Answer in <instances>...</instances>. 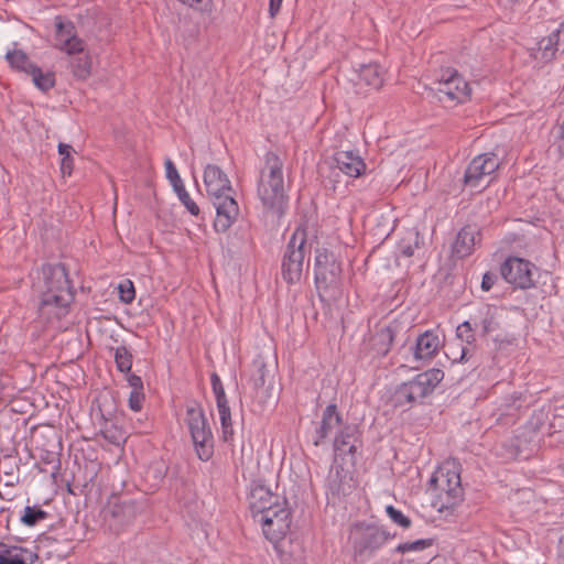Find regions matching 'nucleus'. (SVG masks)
I'll return each instance as SVG.
<instances>
[{
	"label": "nucleus",
	"mask_w": 564,
	"mask_h": 564,
	"mask_svg": "<svg viewBox=\"0 0 564 564\" xmlns=\"http://www.w3.org/2000/svg\"><path fill=\"white\" fill-rule=\"evenodd\" d=\"M42 280L35 284L40 296L39 311L47 318H62L74 301V288L62 263H46L41 268Z\"/></svg>",
	"instance_id": "1"
},
{
	"label": "nucleus",
	"mask_w": 564,
	"mask_h": 564,
	"mask_svg": "<svg viewBox=\"0 0 564 564\" xmlns=\"http://www.w3.org/2000/svg\"><path fill=\"white\" fill-rule=\"evenodd\" d=\"M203 182L206 194L216 209L214 228L217 232L224 234L236 223L240 214L231 182L216 164L205 166Z\"/></svg>",
	"instance_id": "2"
},
{
	"label": "nucleus",
	"mask_w": 564,
	"mask_h": 564,
	"mask_svg": "<svg viewBox=\"0 0 564 564\" xmlns=\"http://www.w3.org/2000/svg\"><path fill=\"white\" fill-rule=\"evenodd\" d=\"M283 166L284 162L276 153L267 152L257 189L264 209L276 217L284 215L288 208Z\"/></svg>",
	"instance_id": "3"
},
{
	"label": "nucleus",
	"mask_w": 564,
	"mask_h": 564,
	"mask_svg": "<svg viewBox=\"0 0 564 564\" xmlns=\"http://www.w3.org/2000/svg\"><path fill=\"white\" fill-rule=\"evenodd\" d=\"M429 489L433 491L432 507L437 512H453L464 497L459 467L454 462L441 465L432 475Z\"/></svg>",
	"instance_id": "4"
},
{
	"label": "nucleus",
	"mask_w": 564,
	"mask_h": 564,
	"mask_svg": "<svg viewBox=\"0 0 564 564\" xmlns=\"http://www.w3.org/2000/svg\"><path fill=\"white\" fill-rule=\"evenodd\" d=\"M56 47L69 55L70 72L79 80H86L91 74V57L86 50L85 42L76 34V28L72 21L62 17L55 18Z\"/></svg>",
	"instance_id": "5"
},
{
	"label": "nucleus",
	"mask_w": 564,
	"mask_h": 564,
	"mask_svg": "<svg viewBox=\"0 0 564 564\" xmlns=\"http://www.w3.org/2000/svg\"><path fill=\"white\" fill-rule=\"evenodd\" d=\"M261 527L264 538L272 543L275 552L280 558H286L292 555L291 550L283 546L284 541L292 534V510L288 500L281 505L275 506L271 511L261 514L254 519Z\"/></svg>",
	"instance_id": "6"
},
{
	"label": "nucleus",
	"mask_w": 564,
	"mask_h": 564,
	"mask_svg": "<svg viewBox=\"0 0 564 564\" xmlns=\"http://www.w3.org/2000/svg\"><path fill=\"white\" fill-rule=\"evenodd\" d=\"M307 224L301 223L293 231L282 257L281 275L289 284L300 283L303 276L305 257L311 247L307 245Z\"/></svg>",
	"instance_id": "7"
},
{
	"label": "nucleus",
	"mask_w": 564,
	"mask_h": 564,
	"mask_svg": "<svg viewBox=\"0 0 564 564\" xmlns=\"http://www.w3.org/2000/svg\"><path fill=\"white\" fill-rule=\"evenodd\" d=\"M444 379L441 369H429L416 375L413 379L400 384L391 397L394 408H412L430 395Z\"/></svg>",
	"instance_id": "8"
},
{
	"label": "nucleus",
	"mask_w": 564,
	"mask_h": 564,
	"mask_svg": "<svg viewBox=\"0 0 564 564\" xmlns=\"http://www.w3.org/2000/svg\"><path fill=\"white\" fill-rule=\"evenodd\" d=\"M185 422L197 456L208 460L214 453V437L203 409L197 404L187 406Z\"/></svg>",
	"instance_id": "9"
},
{
	"label": "nucleus",
	"mask_w": 564,
	"mask_h": 564,
	"mask_svg": "<svg viewBox=\"0 0 564 564\" xmlns=\"http://www.w3.org/2000/svg\"><path fill=\"white\" fill-rule=\"evenodd\" d=\"M314 273L317 290L327 292L339 286L341 264L336 260L333 252L326 248H321L316 250Z\"/></svg>",
	"instance_id": "10"
},
{
	"label": "nucleus",
	"mask_w": 564,
	"mask_h": 564,
	"mask_svg": "<svg viewBox=\"0 0 564 564\" xmlns=\"http://www.w3.org/2000/svg\"><path fill=\"white\" fill-rule=\"evenodd\" d=\"M437 95L442 102L465 104L470 100L471 88L456 69L446 68L438 80Z\"/></svg>",
	"instance_id": "11"
},
{
	"label": "nucleus",
	"mask_w": 564,
	"mask_h": 564,
	"mask_svg": "<svg viewBox=\"0 0 564 564\" xmlns=\"http://www.w3.org/2000/svg\"><path fill=\"white\" fill-rule=\"evenodd\" d=\"M389 539V534L375 525H356L354 531V553L356 557H369Z\"/></svg>",
	"instance_id": "12"
},
{
	"label": "nucleus",
	"mask_w": 564,
	"mask_h": 564,
	"mask_svg": "<svg viewBox=\"0 0 564 564\" xmlns=\"http://www.w3.org/2000/svg\"><path fill=\"white\" fill-rule=\"evenodd\" d=\"M534 265L528 260L518 257H509L500 267L502 278L509 284L522 290L534 286Z\"/></svg>",
	"instance_id": "13"
},
{
	"label": "nucleus",
	"mask_w": 564,
	"mask_h": 564,
	"mask_svg": "<svg viewBox=\"0 0 564 564\" xmlns=\"http://www.w3.org/2000/svg\"><path fill=\"white\" fill-rule=\"evenodd\" d=\"M500 166V160L497 154L487 152L477 155L468 164L464 183L470 187H478L487 177H490Z\"/></svg>",
	"instance_id": "14"
},
{
	"label": "nucleus",
	"mask_w": 564,
	"mask_h": 564,
	"mask_svg": "<svg viewBox=\"0 0 564 564\" xmlns=\"http://www.w3.org/2000/svg\"><path fill=\"white\" fill-rule=\"evenodd\" d=\"M249 508L253 519L275 509V506L286 501V498L272 492L271 489L261 482H254L249 494Z\"/></svg>",
	"instance_id": "15"
},
{
	"label": "nucleus",
	"mask_w": 564,
	"mask_h": 564,
	"mask_svg": "<svg viewBox=\"0 0 564 564\" xmlns=\"http://www.w3.org/2000/svg\"><path fill=\"white\" fill-rule=\"evenodd\" d=\"M137 517L135 503L133 501L115 500L109 502L105 519L119 528L131 523Z\"/></svg>",
	"instance_id": "16"
},
{
	"label": "nucleus",
	"mask_w": 564,
	"mask_h": 564,
	"mask_svg": "<svg viewBox=\"0 0 564 564\" xmlns=\"http://www.w3.org/2000/svg\"><path fill=\"white\" fill-rule=\"evenodd\" d=\"M343 425V417L337 410V405L328 404L323 411L322 421L315 431L313 444L319 446L335 429H340Z\"/></svg>",
	"instance_id": "17"
},
{
	"label": "nucleus",
	"mask_w": 564,
	"mask_h": 564,
	"mask_svg": "<svg viewBox=\"0 0 564 564\" xmlns=\"http://www.w3.org/2000/svg\"><path fill=\"white\" fill-rule=\"evenodd\" d=\"M360 441V431L355 424H344L334 438V451L338 455L357 452V443Z\"/></svg>",
	"instance_id": "18"
},
{
	"label": "nucleus",
	"mask_w": 564,
	"mask_h": 564,
	"mask_svg": "<svg viewBox=\"0 0 564 564\" xmlns=\"http://www.w3.org/2000/svg\"><path fill=\"white\" fill-rule=\"evenodd\" d=\"M334 161L335 167L349 177H359L366 171L364 159L354 151H337Z\"/></svg>",
	"instance_id": "19"
},
{
	"label": "nucleus",
	"mask_w": 564,
	"mask_h": 564,
	"mask_svg": "<svg viewBox=\"0 0 564 564\" xmlns=\"http://www.w3.org/2000/svg\"><path fill=\"white\" fill-rule=\"evenodd\" d=\"M441 347L442 340L438 334L429 329L416 338L413 356L417 360H430L438 352Z\"/></svg>",
	"instance_id": "20"
},
{
	"label": "nucleus",
	"mask_w": 564,
	"mask_h": 564,
	"mask_svg": "<svg viewBox=\"0 0 564 564\" xmlns=\"http://www.w3.org/2000/svg\"><path fill=\"white\" fill-rule=\"evenodd\" d=\"M477 237L480 238V231L475 226H464L455 239L453 254L460 259L469 257L475 250Z\"/></svg>",
	"instance_id": "21"
},
{
	"label": "nucleus",
	"mask_w": 564,
	"mask_h": 564,
	"mask_svg": "<svg viewBox=\"0 0 564 564\" xmlns=\"http://www.w3.org/2000/svg\"><path fill=\"white\" fill-rule=\"evenodd\" d=\"M562 42L564 43V22L561 23L557 30L539 41L540 59L544 63L552 62L556 57Z\"/></svg>",
	"instance_id": "22"
},
{
	"label": "nucleus",
	"mask_w": 564,
	"mask_h": 564,
	"mask_svg": "<svg viewBox=\"0 0 564 564\" xmlns=\"http://www.w3.org/2000/svg\"><path fill=\"white\" fill-rule=\"evenodd\" d=\"M384 69L375 62L362 64L358 69V83L371 89L379 90L384 84Z\"/></svg>",
	"instance_id": "23"
},
{
	"label": "nucleus",
	"mask_w": 564,
	"mask_h": 564,
	"mask_svg": "<svg viewBox=\"0 0 564 564\" xmlns=\"http://www.w3.org/2000/svg\"><path fill=\"white\" fill-rule=\"evenodd\" d=\"M37 555L28 549L0 542V564L33 563Z\"/></svg>",
	"instance_id": "24"
},
{
	"label": "nucleus",
	"mask_w": 564,
	"mask_h": 564,
	"mask_svg": "<svg viewBox=\"0 0 564 564\" xmlns=\"http://www.w3.org/2000/svg\"><path fill=\"white\" fill-rule=\"evenodd\" d=\"M351 477L340 465L333 467L327 476V488L333 496H346L350 492Z\"/></svg>",
	"instance_id": "25"
},
{
	"label": "nucleus",
	"mask_w": 564,
	"mask_h": 564,
	"mask_svg": "<svg viewBox=\"0 0 564 564\" xmlns=\"http://www.w3.org/2000/svg\"><path fill=\"white\" fill-rule=\"evenodd\" d=\"M394 329L391 326L381 327L371 338L372 349L377 355L386 356L393 344Z\"/></svg>",
	"instance_id": "26"
},
{
	"label": "nucleus",
	"mask_w": 564,
	"mask_h": 564,
	"mask_svg": "<svg viewBox=\"0 0 564 564\" xmlns=\"http://www.w3.org/2000/svg\"><path fill=\"white\" fill-rule=\"evenodd\" d=\"M6 58L13 69L24 72L28 75L35 66L31 63L29 56L21 50L9 51L6 54Z\"/></svg>",
	"instance_id": "27"
},
{
	"label": "nucleus",
	"mask_w": 564,
	"mask_h": 564,
	"mask_svg": "<svg viewBox=\"0 0 564 564\" xmlns=\"http://www.w3.org/2000/svg\"><path fill=\"white\" fill-rule=\"evenodd\" d=\"M29 75L33 84L42 91H47L55 86V74L53 72H43L40 67L34 66Z\"/></svg>",
	"instance_id": "28"
},
{
	"label": "nucleus",
	"mask_w": 564,
	"mask_h": 564,
	"mask_svg": "<svg viewBox=\"0 0 564 564\" xmlns=\"http://www.w3.org/2000/svg\"><path fill=\"white\" fill-rule=\"evenodd\" d=\"M217 409L221 425V438L224 442H231L234 440V427L229 405H219Z\"/></svg>",
	"instance_id": "29"
},
{
	"label": "nucleus",
	"mask_w": 564,
	"mask_h": 564,
	"mask_svg": "<svg viewBox=\"0 0 564 564\" xmlns=\"http://www.w3.org/2000/svg\"><path fill=\"white\" fill-rule=\"evenodd\" d=\"M100 435L110 444L119 446L126 441V434L121 427L115 423H106L100 431Z\"/></svg>",
	"instance_id": "30"
},
{
	"label": "nucleus",
	"mask_w": 564,
	"mask_h": 564,
	"mask_svg": "<svg viewBox=\"0 0 564 564\" xmlns=\"http://www.w3.org/2000/svg\"><path fill=\"white\" fill-rule=\"evenodd\" d=\"M47 518V512L37 507H25L24 513L21 517V521L23 524L28 527H34L40 521L45 520Z\"/></svg>",
	"instance_id": "31"
},
{
	"label": "nucleus",
	"mask_w": 564,
	"mask_h": 564,
	"mask_svg": "<svg viewBox=\"0 0 564 564\" xmlns=\"http://www.w3.org/2000/svg\"><path fill=\"white\" fill-rule=\"evenodd\" d=\"M115 362L119 371L129 373L132 367V355L127 347H117Z\"/></svg>",
	"instance_id": "32"
},
{
	"label": "nucleus",
	"mask_w": 564,
	"mask_h": 564,
	"mask_svg": "<svg viewBox=\"0 0 564 564\" xmlns=\"http://www.w3.org/2000/svg\"><path fill=\"white\" fill-rule=\"evenodd\" d=\"M484 317L480 322L482 335H489L491 332L496 330L499 327V324L496 319L495 313L491 311L489 306L485 307Z\"/></svg>",
	"instance_id": "33"
},
{
	"label": "nucleus",
	"mask_w": 564,
	"mask_h": 564,
	"mask_svg": "<svg viewBox=\"0 0 564 564\" xmlns=\"http://www.w3.org/2000/svg\"><path fill=\"white\" fill-rule=\"evenodd\" d=\"M432 545V540H416L413 542L401 543L395 547L399 553L422 551Z\"/></svg>",
	"instance_id": "34"
},
{
	"label": "nucleus",
	"mask_w": 564,
	"mask_h": 564,
	"mask_svg": "<svg viewBox=\"0 0 564 564\" xmlns=\"http://www.w3.org/2000/svg\"><path fill=\"white\" fill-rule=\"evenodd\" d=\"M456 336L463 343H466L468 345L473 344L476 340L471 324L467 321L463 322L457 326Z\"/></svg>",
	"instance_id": "35"
},
{
	"label": "nucleus",
	"mask_w": 564,
	"mask_h": 564,
	"mask_svg": "<svg viewBox=\"0 0 564 564\" xmlns=\"http://www.w3.org/2000/svg\"><path fill=\"white\" fill-rule=\"evenodd\" d=\"M210 381H212L213 391L216 397L217 406L228 404L221 380L217 376V373L212 375Z\"/></svg>",
	"instance_id": "36"
},
{
	"label": "nucleus",
	"mask_w": 564,
	"mask_h": 564,
	"mask_svg": "<svg viewBox=\"0 0 564 564\" xmlns=\"http://www.w3.org/2000/svg\"><path fill=\"white\" fill-rule=\"evenodd\" d=\"M119 290V297L121 302L126 304H130L133 302L135 297V291L133 283L130 280H126L121 282L118 286Z\"/></svg>",
	"instance_id": "37"
},
{
	"label": "nucleus",
	"mask_w": 564,
	"mask_h": 564,
	"mask_svg": "<svg viewBox=\"0 0 564 564\" xmlns=\"http://www.w3.org/2000/svg\"><path fill=\"white\" fill-rule=\"evenodd\" d=\"M181 3L188 6L189 8L199 11L202 13H212L214 10L213 0H178Z\"/></svg>",
	"instance_id": "38"
},
{
	"label": "nucleus",
	"mask_w": 564,
	"mask_h": 564,
	"mask_svg": "<svg viewBox=\"0 0 564 564\" xmlns=\"http://www.w3.org/2000/svg\"><path fill=\"white\" fill-rule=\"evenodd\" d=\"M387 513L391 518V520L399 524L402 528H409L411 525V520L405 517L400 510L395 509L393 506L387 507Z\"/></svg>",
	"instance_id": "39"
},
{
	"label": "nucleus",
	"mask_w": 564,
	"mask_h": 564,
	"mask_svg": "<svg viewBox=\"0 0 564 564\" xmlns=\"http://www.w3.org/2000/svg\"><path fill=\"white\" fill-rule=\"evenodd\" d=\"M467 354V347L459 344L457 347H449L446 356L452 362H462L465 360Z\"/></svg>",
	"instance_id": "40"
},
{
	"label": "nucleus",
	"mask_w": 564,
	"mask_h": 564,
	"mask_svg": "<svg viewBox=\"0 0 564 564\" xmlns=\"http://www.w3.org/2000/svg\"><path fill=\"white\" fill-rule=\"evenodd\" d=\"M143 401H144L143 391H131L130 392L128 403H129V408L132 411H134V412L141 411V409L143 406Z\"/></svg>",
	"instance_id": "41"
},
{
	"label": "nucleus",
	"mask_w": 564,
	"mask_h": 564,
	"mask_svg": "<svg viewBox=\"0 0 564 564\" xmlns=\"http://www.w3.org/2000/svg\"><path fill=\"white\" fill-rule=\"evenodd\" d=\"M180 202L185 206L187 212L197 217L200 213L199 206L192 199L188 192L183 193L181 197H178Z\"/></svg>",
	"instance_id": "42"
},
{
	"label": "nucleus",
	"mask_w": 564,
	"mask_h": 564,
	"mask_svg": "<svg viewBox=\"0 0 564 564\" xmlns=\"http://www.w3.org/2000/svg\"><path fill=\"white\" fill-rule=\"evenodd\" d=\"M165 171H166V177L170 181V183H173V182L177 183L178 180L181 178L174 163L170 159L165 160Z\"/></svg>",
	"instance_id": "43"
},
{
	"label": "nucleus",
	"mask_w": 564,
	"mask_h": 564,
	"mask_svg": "<svg viewBox=\"0 0 564 564\" xmlns=\"http://www.w3.org/2000/svg\"><path fill=\"white\" fill-rule=\"evenodd\" d=\"M73 169H74V159L73 156H66V158H62L61 160V172L62 174L65 176H70L72 173H73Z\"/></svg>",
	"instance_id": "44"
},
{
	"label": "nucleus",
	"mask_w": 564,
	"mask_h": 564,
	"mask_svg": "<svg viewBox=\"0 0 564 564\" xmlns=\"http://www.w3.org/2000/svg\"><path fill=\"white\" fill-rule=\"evenodd\" d=\"M127 380H128L129 386L132 389L131 391H143V381H142L141 377H139L134 373H129L127 377Z\"/></svg>",
	"instance_id": "45"
},
{
	"label": "nucleus",
	"mask_w": 564,
	"mask_h": 564,
	"mask_svg": "<svg viewBox=\"0 0 564 564\" xmlns=\"http://www.w3.org/2000/svg\"><path fill=\"white\" fill-rule=\"evenodd\" d=\"M496 280H497V276L496 274L491 273V272H486L482 276V281H481V289L484 291H489L491 290V288L495 285L496 283Z\"/></svg>",
	"instance_id": "46"
},
{
	"label": "nucleus",
	"mask_w": 564,
	"mask_h": 564,
	"mask_svg": "<svg viewBox=\"0 0 564 564\" xmlns=\"http://www.w3.org/2000/svg\"><path fill=\"white\" fill-rule=\"evenodd\" d=\"M283 0H270L269 1V14L271 18H275L279 13Z\"/></svg>",
	"instance_id": "47"
},
{
	"label": "nucleus",
	"mask_w": 564,
	"mask_h": 564,
	"mask_svg": "<svg viewBox=\"0 0 564 564\" xmlns=\"http://www.w3.org/2000/svg\"><path fill=\"white\" fill-rule=\"evenodd\" d=\"M258 379L256 380L257 386H263L265 383V365L263 362H259L258 365Z\"/></svg>",
	"instance_id": "48"
},
{
	"label": "nucleus",
	"mask_w": 564,
	"mask_h": 564,
	"mask_svg": "<svg viewBox=\"0 0 564 564\" xmlns=\"http://www.w3.org/2000/svg\"><path fill=\"white\" fill-rule=\"evenodd\" d=\"M72 151V145L62 142L58 144V153L62 158L70 156Z\"/></svg>",
	"instance_id": "49"
},
{
	"label": "nucleus",
	"mask_w": 564,
	"mask_h": 564,
	"mask_svg": "<svg viewBox=\"0 0 564 564\" xmlns=\"http://www.w3.org/2000/svg\"><path fill=\"white\" fill-rule=\"evenodd\" d=\"M171 185L173 186V189L176 193L177 197H181L183 195V193L187 192L182 178H180L177 183L176 182L171 183Z\"/></svg>",
	"instance_id": "50"
},
{
	"label": "nucleus",
	"mask_w": 564,
	"mask_h": 564,
	"mask_svg": "<svg viewBox=\"0 0 564 564\" xmlns=\"http://www.w3.org/2000/svg\"><path fill=\"white\" fill-rule=\"evenodd\" d=\"M401 252H402V256L410 258L413 256V248L411 246H408V247L403 248Z\"/></svg>",
	"instance_id": "51"
},
{
	"label": "nucleus",
	"mask_w": 564,
	"mask_h": 564,
	"mask_svg": "<svg viewBox=\"0 0 564 564\" xmlns=\"http://www.w3.org/2000/svg\"><path fill=\"white\" fill-rule=\"evenodd\" d=\"M510 399H511V400H512V402L514 403V402H517V401H519V400H520V394H512V395L510 397Z\"/></svg>",
	"instance_id": "52"
},
{
	"label": "nucleus",
	"mask_w": 564,
	"mask_h": 564,
	"mask_svg": "<svg viewBox=\"0 0 564 564\" xmlns=\"http://www.w3.org/2000/svg\"><path fill=\"white\" fill-rule=\"evenodd\" d=\"M332 173L335 174V175H338V173L336 172L335 169L332 171Z\"/></svg>",
	"instance_id": "53"
},
{
	"label": "nucleus",
	"mask_w": 564,
	"mask_h": 564,
	"mask_svg": "<svg viewBox=\"0 0 564 564\" xmlns=\"http://www.w3.org/2000/svg\"><path fill=\"white\" fill-rule=\"evenodd\" d=\"M489 180L487 181V184H490V181H492V177H488Z\"/></svg>",
	"instance_id": "54"
},
{
	"label": "nucleus",
	"mask_w": 564,
	"mask_h": 564,
	"mask_svg": "<svg viewBox=\"0 0 564 564\" xmlns=\"http://www.w3.org/2000/svg\"><path fill=\"white\" fill-rule=\"evenodd\" d=\"M489 180L487 181V184H490V181H492V177H488Z\"/></svg>",
	"instance_id": "55"
},
{
	"label": "nucleus",
	"mask_w": 564,
	"mask_h": 564,
	"mask_svg": "<svg viewBox=\"0 0 564 564\" xmlns=\"http://www.w3.org/2000/svg\"><path fill=\"white\" fill-rule=\"evenodd\" d=\"M332 189H333V191H335V189H336V185H335V184H333V185H332Z\"/></svg>",
	"instance_id": "56"
}]
</instances>
